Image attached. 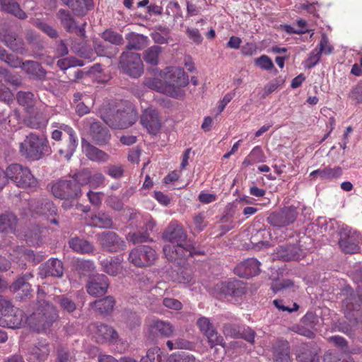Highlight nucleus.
I'll return each mask as SVG.
<instances>
[{"mask_svg": "<svg viewBox=\"0 0 362 362\" xmlns=\"http://www.w3.org/2000/svg\"><path fill=\"white\" fill-rule=\"evenodd\" d=\"M163 238L171 243L163 247L164 255L170 262L181 264L182 260L201 254L187 240V235L180 225L170 223L163 233Z\"/></svg>", "mask_w": 362, "mask_h": 362, "instance_id": "nucleus-1", "label": "nucleus"}, {"mask_svg": "<svg viewBox=\"0 0 362 362\" xmlns=\"http://www.w3.org/2000/svg\"><path fill=\"white\" fill-rule=\"evenodd\" d=\"M37 300L34 304V311L26 318L28 326L33 331L40 333L49 329L58 318L55 306L46 300L45 293L38 288Z\"/></svg>", "mask_w": 362, "mask_h": 362, "instance_id": "nucleus-2", "label": "nucleus"}, {"mask_svg": "<svg viewBox=\"0 0 362 362\" xmlns=\"http://www.w3.org/2000/svg\"><path fill=\"white\" fill-rule=\"evenodd\" d=\"M50 152L51 148L47 139L35 133H30L19 144L21 156L28 160H39Z\"/></svg>", "mask_w": 362, "mask_h": 362, "instance_id": "nucleus-3", "label": "nucleus"}, {"mask_svg": "<svg viewBox=\"0 0 362 362\" xmlns=\"http://www.w3.org/2000/svg\"><path fill=\"white\" fill-rule=\"evenodd\" d=\"M52 126L57 129L52 132V139L57 141H64L60 144L58 153L61 158L69 160L75 152L78 145L76 132L71 127L65 124L54 123Z\"/></svg>", "mask_w": 362, "mask_h": 362, "instance_id": "nucleus-4", "label": "nucleus"}, {"mask_svg": "<svg viewBox=\"0 0 362 362\" xmlns=\"http://www.w3.org/2000/svg\"><path fill=\"white\" fill-rule=\"evenodd\" d=\"M7 181L10 180L17 187L22 188H35L37 186V180L32 174L29 168L19 163L9 165L5 170Z\"/></svg>", "mask_w": 362, "mask_h": 362, "instance_id": "nucleus-5", "label": "nucleus"}, {"mask_svg": "<svg viewBox=\"0 0 362 362\" xmlns=\"http://www.w3.org/2000/svg\"><path fill=\"white\" fill-rule=\"evenodd\" d=\"M163 76L165 83L168 89H170V96L178 98L182 95V88L186 86L189 83L188 76L183 69L175 66L167 67L161 75Z\"/></svg>", "mask_w": 362, "mask_h": 362, "instance_id": "nucleus-6", "label": "nucleus"}, {"mask_svg": "<svg viewBox=\"0 0 362 362\" xmlns=\"http://www.w3.org/2000/svg\"><path fill=\"white\" fill-rule=\"evenodd\" d=\"M299 214L298 206H286L279 211L272 212L267 218V223L276 228H284L293 224Z\"/></svg>", "mask_w": 362, "mask_h": 362, "instance_id": "nucleus-7", "label": "nucleus"}, {"mask_svg": "<svg viewBox=\"0 0 362 362\" xmlns=\"http://www.w3.org/2000/svg\"><path fill=\"white\" fill-rule=\"evenodd\" d=\"M51 192L56 198L65 201L77 199L82 195L79 185L71 180H58L52 185Z\"/></svg>", "mask_w": 362, "mask_h": 362, "instance_id": "nucleus-8", "label": "nucleus"}, {"mask_svg": "<svg viewBox=\"0 0 362 362\" xmlns=\"http://www.w3.org/2000/svg\"><path fill=\"white\" fill-rule=\"evenodd\" d=\"M157 259L156 251L146 245L134 247L129 254L128 260L136 267H149L154 264Z\"/></svg>", "mask_w": 362, "mask_h": 362, "instance_id": "nucleus-9", "label": "nucleus"}, {"mask_svg": "<svg viewBox=\"0 0 362 362\" xmlns=\"http://www.w3.org/2000/svg\"><path fill=\"white\" fill-rule=\"evenodd\" d=\"M119 65L125 74L133 78L139 77L144 71L141 56L138 53L123 52L120 57Z\"/></svg>", "mask_w": 362, "mask_h": 362, "instance_id": "nucleus-10", "label": "nucleus"}, {"mask_svg": "<svg viewBox=\"0 0 362 362\" xmlns=\"http://www.w3.org/2000/svg\"><path fill=\"white\" fill-rule=\"evenodd\" d=\"M97 240L101 247L110 252H117L126 248V243L115 232L103 231L97 234Z\"/></svg>", "mask_w": 362, "mask_h": 362, "instance_id": "nucleus-11", "label": "nucleus"}, {"mask_svg": "<svg viewBox=\"0 0 362 362\" xmlns=\"http://www.w3.org/2000/svg\"><path fill=\"white\" fill-rule=\"evenodd\" d=\"M197 325L201 333L207 339L211 349L218 345L224 346L223 337L218 333L208 317H199L197 321Z\"/></svg>", "mask_w": 362, "mask_h": 362, "instance_id": "nucleus-12", "label": "nucleus"}, {"mask_svg": "<svg viewBox=\"0 0 362 362\" xmlns=\"http://www.w3.org/2000/svg\"><path fill=\"white\" fill-rule=\"evenodd\" d=\"M28 204L32 216H45L49 218L57 215V206L47 199H32Z\"/></svg>", "mask_w": 362, "mask_h": 362, "instance_id": "nucleus-13", "label": "nucleus"}, {"mask_svg": "<svg viewBox=\"0 0 362 362\" xmlns=\"http://www.w3.org/2000/svg\"><path fill=\"white\" fill-rule=\"evenodd\" d=\"M339 245L341 250L348 254H356L359 252L360 247L355 238V233L348 228H343L339 233Z\"/></svg>", "mask_w": 362, "mask_h": 362, "instance_id": "nucleus-14", "label": "nucleus"}, {"mask_svg": "<svg viewBox=\"0 0 362 362\" xmlns=\"http://www.w3.org/2000/svg\"><path fill=\"white\" fill-rule=\"evenodd\" d=\"M140 123L151 134L156 135L160 129L161 122L156 110L146 109L141 116Z\"/></svg>", "mask_w": 362, "mask_h": 362, "instance_id": "nucleus-15", "label": "nucleus"}, {"mask_svg": "<svg viewBox=\"0 0 362 362\" xmlns=\"http://www.w3.org/2000/svg\"><path fill=\"white\" fill-rule=\"evenodd\" d=\"M260 262L255 258H248L240 262L234 269V272L240 277L250 278L260 272Z\"/></svg>", "mask_w": 362, "mask_h": 362, "instance_id": "nucleus-16", "label": "nucleus"}, {"mask_svg": "<svg viewBox=\"0 0 362 362\" xmlns=\"http://www.w3.org/2000/svg\"><path fill=\"white\" fill-rule=\"evenodd\" d=\"M109 287L108 278L104 274L94 276L87 284L86 290L88 294L98 297L106 293Z\"/></svg>", "mask_w": 362, "mask_h": 362, "instance_id": "nucleus-17", "label": "nucleus"}, {"mask_svg": "<svg viewBox=\"0 0 362 362\" xmlns=\"http://www.w3.org/2000/svg\"><path fill=\"white\" fill-rule=\"evenodd\" d=\"M136 122V114L133 110H117L112 116V121L110 126L115 129H127Z\"/></svg>", "mask_w": 362, "mask_h": 362, "instance_id": "nucleus-18", "label": "nucleus"}, {"mask_svg": "<svg viewBox=\"0 0 362 362\" xmlns=\"http://www.w3.org/2000/svg\"><path fill=\"white\" fill-rule=\"evenodd\" d=\"M219 290L224 295L233 297H241L247 292L245 284L239 280L222 282L219 286Z\"/></svg>", "mask_w": 362, "mask_h": 362, "instance_id": "nucleus-19", "label": "nucleus"}, {"mask_svg": "<svg viewBox=\"0 0 362 362\" xmlns=\"http://www.w3.org/2000/svg\"><path fill=\"white\" fill-rule=\"evenodd\" d=\"M272 358L274 362H291L289 344L286 340H276L272 344Z\"/></svg>", "mask_w": 362, "mask_h": 362, "instance_id": "nucleus-20", "label": "nucleus"}, {"mask_svg": "<svg viewBox=\"0 0 362 362\" xmlns=\"http://www.w3.org/2000/svg\"><path fill=\"white\" fill-rule=\"evenodd\" d=\"M49 353V343L40 341L31 349L27 360L28 362H43L47 358Z\"/></svg>", "mask_w": 362, "mask_h": 362, "instance_id": "nucleus-21", "label": "nucleus"}, {"mask_svg": "<svg viewBox=\"0 0 362 362\" xmlns=\"http://www.w3.org/2000/svg\"><path fill=\"white\" fill-rule=\"evenodd\" d=\"M95 338L98 343L115 342L118 339L117 331L112 327L100 324L95 327Z\"/></svg>", "mask_w": 362, "mask_h": 362, "instance_id": "nucleus-22", "label": "nucleus"}, {"mask_svg": "<svg viewBox=\"0 0 362 362\" xmlns=\"http://www.w3.org/2000/svg\"><path fill=\"white\" fill-rule=\"evenodd\" d=\"M64 267L62 262L55 258L47 260L40 269V275L42 276L60 277L63 275Z\"/></svg>", "mask_w": 362, "mask_h": 362, "instance_id": "nucleus-23", "label": "nucleus"}, {"mask_svg": "<svg viewBox=\"0 0 362 362\" xmlns=\"http://www.w3.org/2000/svg\"><path fill=\"white\" fill-rule=\"evenodd\" d=\"M90 135L98 145L107 144L110 139L109 130L99 122H93L90 127Z\"/></svg>", "mask_w": 362, "mask_h": 362, "instance_id": "nucleus-24", "label": "nucleus"}, {"mask_svg": "<svg viewBox=\"0 0 362 362\" xmlns=\"http://www.w3.org/2000/svg\"><path fill=\"white\" fill-rule=\"evenodd\" d=\"M3 41L9 49L17 54L23 55L28 52L24 41L18 37L16 33H8L5 34Z\"/></svg>", "mask_w": 362, "mask_h": 362, "instance_id": "nucleus-25", "label": "nucleus"}, {"mask_svg": "<svg viewBox=\"0 0 362 362\" xmlns=\"http://www.w3.org/2000/svg\"><path fill=\"white\" fill-rule=\"evenodd\" d=\"M21 69L32 78L44 80L46 77L47 71L37 62L27 60L23 63Z\"/></svg>", "mask_w": 362, "mask_h": 362, "instance_id": "nucleus-26", "label": "nucleus"}, {"mask_svg": "<svg viewBox=\"0 0 362 362\" xmlns=\"http://www.w3.org/2000/svg\"><path fill=\"white\" fill-rule=\"evenodd\" d=\"M68 243L69 247L77 253L91 255L95 250L91 243L77 236L70 238Z\"/></svg>", "mask_w": 362, "mask_h": 362, "instance_id": "nucleus-27", "label": "nucleus"}, {"mask_svg": "<svg viewBox=\"0 0 362 362\" xmlns=\"http://www.w3.org/2000/svg\"><path fill=\"white\" fill-rule=\"evenodd\" d=\"M115 305V300L112 296H106L102 299L95 300L90 303V306L96 312H98L101 315H110Z\"/></svg>", "mask_w": 362, "mask_h": 362, "instance_id": "nucleus-28", "label": "nucleus"}, {"mask_svg": "<svg viewBox=\"0 0 362 362\" xmlns=\"http://www.w3.org/2000/svg\"><path fill=\"white\" fill-rule=\"evenodd\" d=\"M1 11L13 15L21 20L27 18L28 16L20 7V5L14 0H0Z\"/></svg>", "mask_w": 362, "mask_h": 362, "instance_id": "nucleus-29", "label": "nucleus"}, {"mask_svg": "<svg viewBox=\"0 0 362 362\" xmlns=\"http://www.w3.org/2000/svg\"><path fill=\"white\" fill-rule=\"evenodd\" d=\"M57 16L61 24L68 33H74L78 29V25L71 12L65 9H59Z\"/></svg>", "mask_w": 362, "mask_h": 362, "instance_id": "nucleus-30", "label": "nucleus"}, {"mask_svg": "<svg viewBox=\"0 0 362 362\" xmlns=\"http://www.w3.org/2000/svg\"><path fill=\"white\" fill-rule=\"evenodd\" d=\"M122 260L119 257H110L101 262L104 272L111 276H117L122 271Z\"/></svg>", "mask_w": 362, "mask_h": 362, "instance_id": "nucleus-31", "label": "nucleus"}, {"mask_svg": "<svg viewBox=\"0 0 362 362\" xmlns=\"http://www.w3.org/2000/svg\"><path fill=\"white\" fill-rule=\"evenodd\" d=\"M49 117L42 112H37L26 119V125L32 129H42L48 124Z\"/></svg>", "mask_w": 362, "mask_h": 362, "instance_id": "nucleus-32", "label": "nucleus"}, {"mask_svg": "<svg viewBox=\"0 0 362 362\" xmlns=\"http://www.w3.org/2000/svg\"><path fill=\"white\" fill-rule=\"evenodd\" d=\"M127 40L128 42L126 48L128 50H140L146 46L148 42L147 37L134 33H129Z\"/></svg>", "mask_w": 362, "mask_h": 362, "instance_id": "nucleus-33", "label": "nucleus"}, {"mask_svg": "<svg viewBox=\"0 0 362 362\" xmlns=\"http://www.w3.org/2000/svg\"><path fill=\"white\" fill-rule=\"evenodd\" d=\"M17 217L12 213L0 215V233L13 232L17 226Z\"/></svg>", "mask_w": 362, "mask_h": 362, "instance_id": "nucleus-34", "label": "nucleus"}, {"mask_svg": "<svg viewBox=\"0 0 362 362\" xmlns=\"http://www.w3.org/2000/svg\"><path fill=\"white\" fill-rule=\"evenodd\" d=\"M144 84L145 86L156 90L157 92L163 93L165 95H169L170 93H173V92H170V90L168 88L167 84H165V81H163L162 80L156 78H146L144 81Z\"/></svg>", "mask_w": 362, "mask_h": 362, "instance_id": "nucleus-35", "label": "nucleus"}, {"mask_svg": "<svg viewBox=\"0 0 362 362\" xmlns=\"http://www.w3.org/2000/svg\"><path fill=\"white\" fill-rule=\"evenodd\" d=\"M83 147L86 156L93 161H106L108 158L106 153L90 144H86Z\"/></svg>", "mask_w": 362, "mask_h": 362, "instance_id": "nucleus-36", "label": "nucleus"}, {"mask_svg": "<svg viewBox=\"0 0 362 362\" xmlns=\"http://www.w3.org/2000/svg\"><path fill=\"white\" fill-rule=\"evenodd\" d=\"M11 291L17 292L21 298H24L30 296L32 289L29 282L23 281V279H16L10 286Z\"/></svg>", "mask_w": 362, "mask_h": 362, "instance_id": "nucleus-37", "label": "nucleus"}, {"mask_svg": "<svg viewBox=\"0 0 362 362\" xmlns=\"http://www.w3.org/2000/svg\"><path fill=\"white\" fill-rule=\"evenodd\" d=\"M74 4L76 6L71 7V10L78 16H85L93 7V0H75Z\"/></svg>", "mask_w": 362, "mask_h": 362, "instance_id": "nucleus-38", "label": "nucleus"}, {"mask_svg": "<svg viewBox=\"0 0 362 362\" xmlns=\"http://www.w3.org/2000/svg\"><path fill=\"white\" fill-rule=\"evenodd\" d=\"M153 327L164 337H170L175 331L173 325L168 321L156 320Z\"/></svg>", "mask_w": 362, "mask_h": 362, "instance_id": "nucleus-39", "label": "nucleus"}, {"mask_svg": "<svg viewBox=\"0 0 362 362\" xmlns=\"http://www.w3.org/2000/svg\"><path fill=\"white\" fill-rule=\"evenodd\" d=\"M0 60L6 62L10 66L13 68H21L23 62L19 57L7 52V51L0 47Z\"/></svg>", "mask_w": 362, "mask_h": 362, "instance_id": "nucleus-40", "label": "nucleus"}, {"mask_svg": "<svg viewBox=\"0 0 362 362\" xmlns=\"http://www.w3.org/2000/svg\"><path fill=\"white\" fill-rule=\"evenodd\" d=\"M161 47L158 45H153L148 48L144 53V60L148 64L155 66L158 62V57L161 52Z\"/></svg>", "mask_w": 362, "mask_h": 362, "instance_id": "nucleus-41", "label": "nucleus"}, {"mask_svg": "<svg viewBox=\"0 0 362 362\" xmlns=\"http://www.w3.org/2000/svg\"><path fill=\"white\" fill-rule=\"evenodd\" d=\"M302 256L301 250L296 246L288 245L282 250L281 257L284 261L298 260Z\"/></svg>", "mask_w": 362, "mask_h": 362, "instance_id": "nucleus-42", "label": "nucleus"}, {"mask_svg": "<svg viewBox=\"0 0 362 362\" xmlns=\"http://www.w3.org/2000/svg\"><path fill=\"white\" fill-rule=\"evenodd\" d=\"M95 226L103 228H112L113 222L111 216L105 213H98L92 218Z\"/></svg>", "mask_w": 362, "mask_h": 362, "instance_id": "nucleus-43", "label": "nucleus"}, {"mask_svg": "<svg viewBox=\"0 0 362 362\" xmlns=\"http://www.w3.org/2000/svg\"><path fill=\"white\" fill-rule=\"evenodd\" d=\"M16 99L18 103L26 110L33 107L35 103L34 95L31 92L19 91L17 93Z\"/></svg>", "mask_w": 362, "mask_h": 362, "instance_id": "nucleus-44", "label": "nucleus"}, {"mask_svg": "<svg viewBox=\"0 0 362 362\" xmlns=\"http://www.w3.org/2000/svg\"><path fill=\"white\" fill-rule=\"evenodd\" d=\"M0 76L2 79L14 88H17L21 84V79L17 74L11 73L8 69L0 67Z\"/></svg>", "mask_w": 362, "mask_h": 362, "instance_id": "nucleus-45", "label": "nucleus"}, {"mask_svg": "<svg viewBox=\"0 0 362 362\" xmlns=\"http://www.w3.org/2000/svg\"><path fill=\"white\" fill-rule=\"evenodd\" d=\"M55 301L59 305L60 308L67 312L73 313L76 309L75 302L66 295H60L56 297Z\"/></svg>", "mask_w": 362, "mask_h": 362, "instance_id": "nucleus-46", "label": "nucleus"}, {"mask_svg": "<svg viewBox=\"0 0 362 362\" xmlns=\"http://www.w3.org/2000/svg\"><path fill=\"white\" fill-rule=\"evenodd\" d=\"M326 44V41L324 39L320 45H318L319 49H314L309 54V56L306 60V66L309 69L314 67L320 61L322 55V51L324 49L323 45Z\"/></svg>", "mask_w": 362, "mask_h": 362, "instance_id": "nucleus-47", "label": "nucleus"}, {"mask_svg": "<svg viewBox=\"0 0 362 362\" xmlns=\"http://www.w3.org/2000/svg\"><path fill=\"white\" fill-rule=\"evenodd\" d=\"M299 362H320L317 353L311 349L303 348L297 355Z\"/></svg>", "mask_w": 362, "mask_h": 362, "instance_id": "nucleus-48", "label": "nucleus"}, {"mask_svg": "<svg viewBox=\"0 0 362 362\" xmlns=\"http://www.w3.org/2000/svg\"><path fill=\"white\" fill-rule=\"evenodd\" d=\"M91 180V173L88 169H83L78 172L73 177L71 181H75L81 187V186L88 185Z\"/></svg>", "mask_w": 362, "mask_h": 362, "instance_id": "nucleus-49", "label": "nucleus"}, {"mask_svg": "<svg viewBox=\"0 0 362 362\" xmlns=\"http://www.w3.org/2000/svg\"><path fill=\"white\" fill-rule=\"evenodd\" d=\"M102 37L105 41L115 45H122L123 42L122 36L110 29L105 30L102 34Z\"/></svg>", "mask_w": 362, "mask_h": 362, "instance_id": "nucleus-50", "label": "nucleus"}, {"mask_svg": "<svg viewBox=\"0 0 362 362\" xmlns=\"http://www.w3.org/2000/svg\"><path fill=\"white\" fill-rule=\"evenodd\" d=\"M140 362H163L160 349L158 347L148 349Z\"/></svg>", "mask_w": 362, "mask_h": 362, "instance_id": "nucleus-51", "label": "nucleus"}, {"mask_svg": "<svg viewBox=\"0 0 362 362\" xmlns=\"http://www.w3.org/2000/svg\"><path fill=\"white\" fill-rule=\"evenodd\" d=\"M177 281L180 284H193L195 282L193 272L189 268L181 269L177 273Z\"/></svg>", "mask_w": 362, "mask_h": 362, "instance_id": "nucleus-52", "label": "nucleus"}, {"mask_svg": "<svg viewBox=\"0 0 362 362\" xmlns=\"http://www.w3.org/2000/svg\"><path fill=\"white\" fill-rule=\"evenodd\" d=\"M83 62L74 57L64 58L57 61V66L62 70H66L71 66H83Z\"/></svg>", "mask_w": 362, "mask_h": 362, "instance_id": "nucleus-53", "label": "nucleus"}, {"mask_svg": "<svg viewBox=\"0 0 362 362\" xmlns=\"http://www.w3.org/2000/svg\"><path fill=\"white\" fill-rule=\"evenodd\" d=\"M127 241L133 244L142 243L148 241L149 234L147 232H134L129 233L126 237Z\"/></svg>", "mask_w": 362, "mask_h": 362, "instance_id": "nucleus-54", "label": "nucleus"}, {"mask_svg": "<svg viewBox=\"0 0 362 362\" xmlns=\"http://www.w3.org/2000/svg\"><path fill=\"white\" fill-rule=\"evenodd\" d=\"M254 63L256 66L266 71H270L274 67L272 59L265 54L256 58L254 61Z\"/></svg>", "mask_w": 362, "mask_h": 362, "instance_id": "nucleus-55", "label": "nucleus"}, {"mask_svg": "<svg viewBox=\"0 0 362 362\" xmlns=\"http://www.w3.org/2000/svg\"><path fill=\"white\" fill-rule=\"evenodd\" d=\"M57 362H74L76 358L73 351L62 348L57 351Z\"/></svg>", "mask_w": 362, "mask_h": 362, "instance_id": "nucleus-56", "label": "nucleus"}, {"mask_svg": "<svg viewBox=\"0 0 362 362\" xmlns=\"http://www.w3.org/2000/svg\"><path fill=\"white\" fill-rule=\"evenodd\" d=\"M107 205L115 211H119L124 208L122 198L115 195H110L106 200Z\"/></svg>", "mask_w": 362, "mask_h": 362, "instance_id": "nucleus-57", "label": "nucleus"}, {"mask_svg": "<svg viewBox=\"0 0 362 362\" xmlns=\"http://www.w3.org/2000/svg\"><path fill=\"white\" fill-rule=\"evenodd\" d=\"M290 329L296 334L304 336L309 339H313L315 337V333L313 331L303 325H294L290 328Z\"/></svg>", "mask_w": 362, "mask_h": 362, "instance_id": "nucleus-58", "label": "nucleus"}, {"mask_svg": "<svg viewBox=\"0 0 362 362\" xmlns=\"http://www.w3.org/2000/svg\"><path fill=\"white\" fill-rule=\"evenodd\" d=\"M35 25L37 28L41 30L42 32L46 33L48 36L52 38H57L58 37V33L57 30L52 27L51 25L44 23V22H38L36 21Z\"/></svg>", "mask_w": 362, "mask_h": 362, "instance_id": "nucleus-59", "label": "nucleus"}, {"mask_svg": "<svg viewBox=\"0 0 362 362\" xmlns=\"http://www.w3.org/2000/svg\"><path fill=\"white\" fill-rule=\"evenodd\" d=\"M13 99L14 95L10 89L0 81V100L9 104L13 101Z\"/></svg>", "mask_w": 362, "mask_h": 362, "instance_id": "nucleus-60", "label": "nucleus"}, {"mask_svg": "<svg viewBox=\"0 0 362 362\" xmlns=\"http://www.w3.org/2000/svg\"><path fill=\"white\" fill-rule=\"evenodd\" d=\"M175 346H177V349L194 351L196 347V344L185 338L178 337L175 339Z\"/></svg>", "mask_w": 362, "mask_h": 362, "instance_id": "nucleus-61", "label": "nucleus"}, {"mask_svg": "<svg viewBox=\"0 0 362 362\" xmlns=\"http://www.w3.org/2000/svg\"><path fill=\"white\" fill-rule=\"evenodd\" d=\"M163 305L171 310L179 311L182 309V303L177 299L173 298H164L163 299Z\"/></svg>", "mask_w": 362, "mask_h": 362, "instance_id": "nucleus-62", "label": "nucleus"}, {"mask_svg": "<svg viewBox=\"0 0 362 362\" xmlns=\"http://www.w3.org/2000/svg\"><path fill=\"white\" fill-rule=\"evenodd\" d=\"M349 96L357 104L362 103V82L358 83L357 85L351 90Z\"/></svg>", "mask_w": 362, "mask_h": 362, "instance_id": "nucleus-63", "label": "nucleus"}, {"mask_svg": "<svg viewBox=\"0 0 362 362\" xmlns=\"http://www.w3.org/2000/svg\"><path fill=\"white\" fill-rule=\"evenodd\" d=\"M186 34L195 44L199 45L202 42L203 37L197 28H187Z\"/></svg>", "mask_w": 362, "mask_h": 362, "instance_id": "nucleus-64", "label": "nucleus"}]
</instances>
